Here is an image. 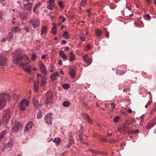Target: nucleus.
I'll return each mask as SVG.
<instances>
[{"label":"nucleus","instance_id":"obj_1","mask_svg":"<svg viewBox=\"0 0 156 156\" xmlns=\"http://www.w3.org/2000/svg\"><path fill=\"white\" fill-rule=\"evenodd\" d=\"M13 56L14 63L19 64L23 67L25 71L30 73L31 68L30 66L28 65L29 60L27 56L22 54L20 49L16 50L13 53Z\"/></svg>","mask_w":156,"mask_h":156},{"label":"nucleus","instance_id":"obj_2","mask_svg":"<svg viewBox=\"0 0 156 156\" xmlns=\"http://www.w3.org/2000/svg\"><path fill=\"white\" fill-rule=\"evenodd\" d=\"M30 101L26 99H23L21 101L19 104V107L21 110L24 111L25 110L26 107L29 105Z\"/></svg>","mask_w":156,"mask_h":156},{"label":"nucleus","instance_id":"obj_3","mask_svg":"<svg viewBox=\"0 0 156 156\" xmlns=\"http://www.w3.org/2000/svg\"><path fill=\"white\" fill-rule=\"evenodd\" d=\"M29 23L34 28L38 27L40 24V21L37 19L35 18L31 19L29 21Z\"/></svg>","mask_w":156,"mask_h":156},{"label":"nucleus","instance_id":"obj_4","mask_svg":"<svg viewBox=\"0 0 156 156\" xmlns=\"http://www.w3.org/2000/svg\"><path fill=\"white\" fill-rule=\"evenodd\" d=\"M46 101L45 102L47 104L51 103L53 99V93L51 91L48 92L46 94Z\"/></svg>","mask_w":156,"mask_h":156},{"label":"nucleus","instance_id":"obj_5","mask_svg":"<svg viewBox=\"0 0 156 156\" xmlns=\"http://www.w3.org/2000/svg\"><path fill=\"white\" fill-rule=\"evenodd\" d=\"M11 112L9 110H7L4 112L2 117V120L4 123H6L7 121L10 117Z\"/></svg>","mask_w":156,"mask_h":156},{"label":"nucleus","instance_id":"obj_6","mask_svg":"<svg viewBox=\"0 0 156 156\" xmlns=\"http://www.w3.org/2000/svg\"><path fill=\"white\" fill-rule=\"evenodd\" d=\"M10 98V96L8 94L5 93L2 94L0 95V99H1V101H4V105L5 104V101H9Z\"/></svg>","mask_w":156,"mask_h":156},{"label":"nucleus","instance_id":"obj_7","mask_svg":"<svg viewBox=\"0 0 156 156\" xmlns=\"http://www.w3.org/2000/svg\"><path fill=\"white\" fill-rule=\"evenodd\" d=\"M46 122L49 124L51 125L52 124V115L51 113L47 114L44 117Z\"/></svg>","mask_w":156,"mask_h":156},{"label":"nucleus","instance_id":"obj_8","mask_svg":"<svg viewBox=\"0 0 156 156\" xmlns=\"http://www.w3.org/2000/svg\"><path fill=\"white\" fill-rule=\"evenodd\" d=\"M7 58L2 55H0V66H3L7 63Z\"/></svg>","mask_w":156,"mask_h":156},{"label":"nucleus","instance_id":"obj_9","mask_svg":"<svg viewBox=\"0 0 156 156\" xmlns=\"http://www.w3.org/2000/svg\"><path fill=\"white\" fill-rule=\"evenodd\" d=\"M82 117L87 120L89 123L92 124L93 123V120H92L90 116L87 114L82 113L81 114Z\"/></svg>","mask_w":156,"mask_h":156},{"label":"nucleus","instance_id":"obj_10","mask_svg":"<svg viewBox=\"0 0 156 156\" xmlns=\"http://www.w3.org/2000/svg\"><path fill=\"white\" fill-rule=\"evenodd\" d=\"M40 67L41 71L44 75L45 76L47 74L46 68L45 65L41 63L40 65Z\"/></svg>","mask_w":156,"mask_h":156},{"label":"nucleus","instance_id":"obj_11","mask_svg":"<svg viewBox=\"0 0 156 156\" xmlns=\"http://www.w3.org/2000/svg\"><path fill=\"white\" fill-rule=\"evenodd\" d=\"M156 124V119H154L151 121L148 122L146 126L147 129H151Z\"/></svg>","mask_w":156,"mask_h":156},{"label":"nucleus","instance_id":"obj_12","mask_svg":"<svg viewBox=\"0 0 156 156\" xmlns=\"http://www.w3.org/2000/svg\"><path fill=\"white\" fill-rule=\"evenodd\" d=\"M22 128V126L21 123L18 122L16 123L15 126L12 128V130L16 132L18 131Z\"/></svg>","mask_w":156,"mask_h":156},{"label":"nucleus","instance_id":"obj_13","mask_svg":"<svg viewBox=\"0 0 156 156\" xmlns=\"http://www.w3.org/2000/svg\"><path fill=\"white\" fill-rule=\"evenodd\" d=\"M33 123L31 122H29L26 126L25 127L24 131L25 132H28L30 131V129H31L33 126Z\"/></svg>","mask_w":156,"mask_h":156},{"label":"nucleus","instance_id":"obj_14","mask_svg":"<svg viewBox=\"0 0 156 156\" xmlns=\"http://www.w3.org/2000/svg\"><path fill=\"white\" fill-rule=\"evenodd\" d=\"M19 16L22 20H24L27 19V14L25 12H21L19 13Z\"/></svg>","mask_w":156,"mask_h":156},{"label":"nucleus","instance_id":"obj_15","mask_svg":"<svg viewBox=\"0 0 156 156\" xmlns=\"http://www.w3.org/2000/svg\"><path fill=\"white\" fill-rule=\"evenodd\" d=\"M47 83V79L45 76L42 77L41 79V86L43 88L44 87H45L46 84Z\"/></svg>","mask_w":156,"mask_h":156},{"label":"nucleus","instance_id":"obj_16","mask_svg":"<svg viewBox=\"0 0 156 156\" xmlns=\"http://www.w3.org/2000/svg\"><path fill=\"white\" fill-rule=\"evenodd\" d=\"M33 4L31 3H30L27 4H23V5L25 9L29 11L31 10V8L33 7Z\"/></svg>","mask_w":156,"mask_h":156},{"label":"nucleus","instance_id":"obj_17","mask_svg":"<svg viewBox=\"0 0 156 156\" xmlns=\"http://www.w3.org/2000/svg\"><path fill=\"white\" fill-rule=\"evenodd\" d=\"M35 98L34 97L33 99V101L34 103V105L36 108L38 109L40 107H41L42 106V104H40L38 101H36L34 99Z\"/></svg>","mask_w":156,"mask_h":156},{"label":"nucleus","instance_id":"obj_18","mask_svg":"<svg viewBox=\"0 0 156 156\" xmlns=\"http://www.w3.org/2000/svg\"><path fill=\"white\" fill-rule=\"evenodd\" d=\"M83 60L89 65H90L92 61L91 59L88 57L87 55H85L83 56Z\"/></svg>","mask_w":156,"mask_h":156},{"label":"nucleus","instance_id":"obj_19","mask_svg":"<svg viewBox=\"0 0 156 156\" xmlns=\"http://www.w3.org/2000/svg\"><path fill=\"white\" fill-rule=\"evenodd\" d=\"M59 76L58 73V72H56L54 73L51 74V79L52 81H54L56 79L57 76Z\"/></svg>","mask_w":156,"mask_h":156},{"label":"nucleus","instance_id":"obj_20","mask_svg":"<svg viewBox=\"0 0 156 156\" xmlns=\"http://www.w3.org/2000/svg\"><path fill=\"white\" fill-rule=\"evenodd\" d=\"M22 30V29L21 28H20L17 27H15L11 29V30L14 33H18L20 31Z\"/></svg>","mask_w":156,"mask_h":156},{"label":"nucleus","instance_id":"obj_21","mask_svg":"<svg viewBox=\"0 0 156 156\" xmlns=\"http://www.w3.org/2000/svg\"><path fill=\"white\" fill-rule=\"evenodd\" d=\"M69 71L70 76L73 77L75 76L76 75L75 67L70 68Z\"/></svg>","mask_w":156,"mask_h":156},{"label":"nucleus","instance_id":"obj_22","mask_svg":"<svg viewBox=\"0 0 156 156\" xmlns=\"http://www.w3.org/2000/svg\"><path fill=\"white\" fill-rule=\"evenodd\" d=\"M39 81L38 80L34 82V90L36 92H37L39 89Z\"/></svg>","mask_w":156,"mask_h":156},{"label":"nucleus","instance_id":"obj_23","mask_svg":"<svg viewBox=\"0 0 156 156\" xmlns=\"http://www.w3.org/2000/svg\"><path fill=\"white\" fill-rule=\"evenodd\" d=\"M59 55L63 59L66 60L67 59V57L63 51H60L59 52Z\"/></svg>","mask_w":156,"mask_h":156},{"label":"nucleus","instance_id":"obj_24","mask_svg":"<svg viewBox=\"0 0 156 156\" xmlns=\"http://www.w3.org/2000/svg\"><path fill=\"white\" fill-rule=\"evenodd\" d=\"M95 32L97 36H100L102 34V31L101 30L98 29H97L95 30Z\"/></svg>","mask_w":156,"mask_h":156},{"label":"nucleus","instance_id":"obj_25","mask_svg":"<svg viewBox=\"0 0 156 156\" xmlns=\"http://www.w3.org/2000/svg\"><path fill=\"white\" fill-rule=\"evenodd\" d=\"M41 5V3L40 2L37 3L33 7V12H37V9L38 7H40Z\"/></svg>","mask_w":156,"mask_h":156},{"label":"nucleus","instance_id":"obj_26","mask_svg":"<svg viewBox=\"0 0 156 156\" xmlns=\"http://www.w3.org/2000/svg\"><path fill=\"white\" fill-rule=\"evenodd\" d=\"M69 142L72 143H74V140L73 138V136L71 133H69Z\"/></svg>","mask_w":156,"mask_h":156},{"label":"nucleus","instance_id":"obj_27","mask_svg":"<svg viewBox=\"0 0 156 156\" xmlns=\"http://www.w3.org/2000/svg\"><path fill=\"white\" fill-rule=\"evenodd\" d=\"M69 57L70 58V60L71 61H74L75 59V55L72 52H71L70 53Z\"/></svg>","mask_w":156,"mask_h":156},{"label":"nucleus","instance_id":"obj_28","mask_svg":"<svg viewBox=\"0 0 156 156\" xmlns=\"http://www.w3.org/2000/svg\"><path fill=\"white\" fill-rule=\"evenodd\" d=\"M47 31V28L46 27H43L41 31V34H46Z\"/></svg>","mask_w":156,"mask_h":156},{"label":"nucleus","instance_id":"obj_29","mask_svg":"<svg viewBox=\"0 0 156 156\" xmlns=\"http://www.w3.org/2000/svg\"><path fill=\"white\" fill-rule=\"evenodd\" d=\"M13 36V34L12 33H9L7 37V40L8 41H10L12 38Z\"/></svg>","mask_w":156,"mask_h":156},{"label":"nucleus","instance_id":"obj_30","mask_svg":"<svg viewBox=\"0 0 156 156\" xmlns=\"http://www.w3.org/2000/svg\"><path fill=\"white\" fill-rule=\"evenodd\" d=\"M63 37L65 39H68L69 37V33L67 31H65L63 35Z\"/></svg>","mask_w":156,"mask_h":156},{"label":"nucleus","instance_id":"obj_31","mask_svg":"<svg viewBox=\"0 0 156 156\" xmlns=\"http://www.w3.org/2000/svg\"><path fill=\"white\" fill-rule=\"evenodd\" d=\"M79 38L81 41H84L85 39V37L84 35L82 34H81L79 35Z\"/></svg>","mask_w":156,"mask_h":156},{"label":"nucleus","instance_id":"obj_32","mask_svg":"<svg viewBox=\"0 0 156 156\" xmlns=\"http://www.w3.org/2000/svg\"><path fill=\"white\" fill-rule=\"evenodd\" d=\"M70 103L69 101H66L63 102L62 105L65 107H67L69 106Z\"/></svg>","mask_w":156,"mask_h":156},{"label":"nucleus","instance_id":"obj_33","mask_svg":"<svg viewBox=\"0 0 156 156\" xmlns=\"http://www.w3.org/2000/svg\"><path fill=\"white\" fill-rule=\"evenodd\" d=\"M61 140L59 138H55L53 142L57 144H58L60 142Z\"/></svg>","mask_w":156,"mask_h":156},{"label":"nucleus","instance_id":"obj_34","mask_svg":"<svg viewBox=\"0 0 156 156\" xmlns=\"http://www.w3.org/2000/svg\"><path fill=\"white\" fill-rule=\"evenodd\" d=\"M51 32L54 35H55L56 34L57 30H56V27L54 26L52 28Z\"/></svg>","mask_w":156,"mask_h":156},{"label":"nucleus","instance_id":"obj_35","mask_svg":"<svg viewBox=\"0 0 156 156\" xmlns=\"http://www.w3.org/2000/svg\"><path fill=\"white\" fill-rule=\"evenodd\" d=\"M62 87L63 88L66 89H68L70 87V86L68 83H65L63 84L62 85Z\"/></svg>","mask_w":156,"mask_h":156},{"label":"nucleus","instance_id":"obj_36","mask_svg":"<svg viewBox=\"0 0 156 156\" xmlns=\"http://www.w3.org/2000/svg\"><path fill=\"white\" fill-rule=\"evenodd\" d=\"M42 117V113L41 112L40 110L37 114V118L39 119Z\"/></svg>","mask_w":156,"mask_h":156},{"label":"nucleus","instance_id":"obj_37","mask_svg":"<svg viewBox=\"0 0 156 156\" xmlns=\"http://www.w3.org/2000/svg\"><path fill=\"white\" fill-rule=\"evenodd\" d=\"M58 5L59 7L61 8H63L64 7V5L62 1H60L58 2Z\"/></svg>","mask_w":156,"mask_h":156},{"label":"nucleus","instance_id":"obj_38","mask_svg":"<svg viewBox=\"0 0 156 156\" xmlns=\"http://www.w3.org/2000/svg\"><path fill=\"white\" fill-rule=\"evenodd\" d=\"M82 134H79V135H78L79 138L80 140V142L82 143H83L84 140L83 139V138H82Z\"/></svg>","mask_w":156,"mask_h":156},{"label":"nucleus","instance_id":"obj_39","mask_svg":"<svg viewBox=\"0 0 156 156\" xmlns=\"http://www.w3.org/2000/svg\"><path fill=\"white\" fill-rule=\"evenodd\" d=\"M1 99H0V108H2L4 106V102L3 101H1Z\"/></svg>","mask_w":156,"mask_h":156},{"label":"nucleus","instance_id":"obj_40","mask_svg":"<svg viewBox=\"0 0 156 156\" xmlns=\"http://www.w3.org/2000/svg\"><path fill=\"white\" fill-rule=\"evenodd\" d=\"M7 146L9 147H12L13 146L12 141L11 140L9 142L7 145Z\"/></svg>","mask_w":156,"mask_h":156},{"label":"nucleus","instance_id":"obj_41","mask_svg":"<svg viewBox=\"0 0 156 156\" xmlns=\"http://www.w3.org/2000/svg\"><path fill=\"white\" fill-rule=\"evenodd\" d=\"M87 12L88 13V16L89 17H91L92 15V12L90 9H88L87 10Z\"/></svg>","mask_w":156,"mask_h":156},{"label":"nucleus","instance_id":"obj_42","mask_svg":"<svg viewBox=\"0 0 156 156\" xmlns=\"http://www.w3.org/2000/svg\"><path fill=\"white\" fill-rule=\"evenodd\" d=\"M59 19L60 20V21H62V22H64L66 20L65 17H62L61 16H59Z\"/></svg>","mask_w":156,"mask_h":156},{"label":"nucleus","instance_id":"obj_43","mask_svg":"<svg viewBox=\"0 0 156 156\" xmlns=\"http://www.w3.org/2000/svg\"><path fill=\"white\" fill-rule=\"evenodd\" d=\"M152 102V100H151L149 101L147 104L145 105V108H147L150 105Z\"/></svg>","mask_w":156,"mask_h":156},{"label":"nucleus","instance_id":"obj_44","mask_svg":"<svg viewBox=\"0 0 156 156\" xmlns=\"http://www.w3.org/2000/svg\"><path fill=\"white\" fill-rule=\"evenodd\" d=\"M23 30H25L27 32H29V28L27 26H25L23 28Z\"/></svg>","mask_w":156,"mask_h":156},{"label":"nucleus","instance_id":"obj_45","mask_svg":"<svg viewBox=\"0 0 156 156\" xmlns=\"http://www.w3.org/2000/svg\"><path fill=\"white\" fill-rule=\"evenodd\" d=\"M119 119V117L118 116H116L114 119L113 121L114 122H116L118 121V120Z\"/></svg>","mask_w":156,"mask_h":156},{"label":"nucleus","instance_id":"obj_46","mask_svg":"<svg viewBox=\"0 0 156 156\" xmlns=\"http://www.w3.org/2000/svg\"><path fill=\"white\" fill-rule=\"evenodd\" d=\"M55 8V6H52L48 5L47 6V8L49 10H52L54 8Z\"/></svg>","mask_w":156,"mask_h":156},{"label":"nucleus","instance_id":"obj_47","mask_svg":"<svg viewBox=\"0 0 156 156\" xmlns=\"http://www.w3.org/2000/svg\"><path fill=\"white\" fill-rule=\"evenodd\" d=\"M86 0H84L83 1L81 2V5L84 6L86 4Z\"/></svg>","mask_w":156,"mask_h":156},{"label":"nucleus","instance_id":"obj_48","mask_svg":"<svg viewBox=\"0 0 156 156\" xmlns=\"http://www.w3.org/2000/svg\"><path fill=\"white\" fill-rule=\"evenodd\" d=\"M144 115H142L140 117V122L142 123L143 122L144 117Z\"/></svg>","mask_w":156,"mask_h":156},{"label":"nucleus","instance_id":"obj_49","mask_svg":"<svg viewBox=\"0 0 156 156\" xmlns=\"http://www.w3.org/2000/svg\"><path fill=\"white\" fill-rule=\"evenodd\" d=\"M145 17V19L146 20H148L150 19L151 18L150 16L148 14H146Z\"/></svg>","mask_w":156,"mask_h":156},{"label":"nucleus","instance_id":"obj_50","mask_svg":"<svg viewBox=\"0 0 156 156\" xmlns=\"http://www.w3.org/2000/svg\"><path fill=\"white\" fill-rule=\"evenodd\" d=\"M30 0H23V1L24 4H27L30 3Z\"/></svg>","mask_w":156,"mask_h":156},{"label":"nucleus","instance_id":"obj_51","mask_svg":"<svg viewBox=\"0 0 156 156\" xmlns=\"http://www.w3.org/2000/svg\"><path fill=\"white\" fill-rule=\"evenodd\" d=\"M36 55L35 54H33L32 55V56H31V59L32 60H35L36 59Z\"/></svg>","mask_w":156,"mask_h":156},{"label":"nucleus","instance_id":"obj_52","mask_svg":"<svg viewBox=\"0 0 156 156\" xmlns=\"http://www.w3.org/2000/svg\"><path fill=\"white\" fill-rule=\"evenodd\" d=\"M105 35L106 37L107 38H109V32H108L107 31H106L105 32Z\"/></svg>","mask_w":156,"mask_h":156},{"label":"nucleus","instance_id":"obj_53","mask_svg":"<svg viewBox=\"0 0 156 156\" xmlns=\"http://www.w3.org/2000/svg\"><path fill=\"white\" fill-rule=\"evenodd\" d=\"M18 96L16 94H13V99H17Z\"/></svg>","mask_w":156,"mask_h":156},{"label":"nucleus","instance_id":"obj_54","mask_svg":"<svg viewBox=\"0 0 156 156\" xmlns=\"http://www.w3.org/2000/svg\"><path fill=\"white\" fill-rule=\"evenodd\" d=\"M156 111V105H155V106L154 107V108L153 109H152L151 110L150 113L151 114H152V113L153 112H154L155 111Z\"/></svg>","mask_w":156,"mask_h":156},{"label":"nucleus","instance_id":"obj_55","mask_svg":"<svg viewBox=\"0 0 156 156\" xmlns=\"http://www.w3.org/2000/svg\"><path fill=\"white\" fill-rule=\"evenodd\" d=\"M74 143H72L71 142H69V143L67 144V147L68 148H69Z\"/></svg>","mask_w":156,"mask_h":156},{"label":"nucleus","instance_id":"obj_56","mask_svg":"<svg viewBox=\"0 0 156 156\" xmlns=\"http://www.w3.org/2000/svg\"><path fill=\"white\" fill-rule=\"evenodd\" d=\"M111 105L112 106L111 107V109H112V108H114L115 106V105L114 103H111Z\"/></svg>","mask_w":156,"mask_h":156},{"label":"nucleus","instance_id":"obj_57","mask_svg":"<svg viewBox=\"0 0 156 156\" xmlns=\"http://www.w3.org/2000/svg\"><path fill=\"white\" fill-rule=\"evenodd\" d=\"M119 73L121 75V74H124L125 73V72L124 71H121L120 70L119 71Z\"/></svg>","mask_w":156,"mask_h":156},{"label":"nucleus","instance_id":"obj_58","mask_svg":"<svg viewBox=\"0 0 156 156\" xmlns=\"http://www.w3.org/2000/svg\"><path fill=\"white\" fill-rule=\"evenodd\" d=\"M55 0H49V1L48 2V3H55Z\"/></svg>","mask_w":156,"mask_h":156},{"label":"nucleus","instance_id":"obj_59","mask_svg":"<svg viewBox=\"0 0 156 156\" xmlns=\"http://www.w3.org/2000/svg\"><path fill=\"white\" fill-rule=\"evenodd\" d=\"M83 128V126H81V131H80V134H82L83 133V131L82 130Z\"/></svg>","mask_w":156,"mask_h":156},{"label":"nucleus","instance_id":"obj_60","mask_svg":"<svg viewBox=\"0 0 156 156\" xmlns=\"http://www.w3.org/2000/svg\"><path fill=\"white\" fill-rule=\"evenodd\" d=\"M66 43V41L65 40H62V43L63 44H65Z\"/></svg>","mask_w":156,"mask_h":156},{"label":"nucleus","instance_id":"obj_61","mask_svg":"<svg viewBox=\"0 0 156 156\" xmlns=\"http://www.w3.org/2000/svg\"><path fill=\"white\" fill-rule=\"evenodd\" d=\"M128 134H133L132 130H128Z\"/></svg>","mask_w":156,"mask_h":156},{"label":"nucleus","instance_id":"obj_62","mask_svg":"<svg viewBox=\"0 0 156 156\" xmlns=\"http://www.w3.org/2000/svg\"><path fill=\"white\" fill-rule=\"evenodd\" d=\"M46 55H43L41 57V58L43 59H44L46 58Z\"/></svg>","mask_w":156,"mask_h":156},{"label":"nucleus","instance_id":"obj_63","mask_svg":"<svg viewBox=\"0 0 156 156\" xmlns=\"http://www.w3.org/2000/svg\"><path fill=\"white\" fill-rule=\"evenodd\" d=\"M48 3L49 4V5H51V6L55 7V5H54V4H53L52 3Z\"/></svg>","mask_w":156,"mask_h":156},{"label":"nucleus","instance_id":"obj_64","mask_svg":"<svg viewBox=\"0 0 156 156\" xmlns=\"http://www.w3.org/2000/svg\"><path fill=\"white\" fill-rule=\"evenodd\" d=\"M127 112L128 113H131L132 112V110L130 108H129V109L128 110H127Z\"/></svg>","mask_w":156,"mask_h":156}]
</instances>
